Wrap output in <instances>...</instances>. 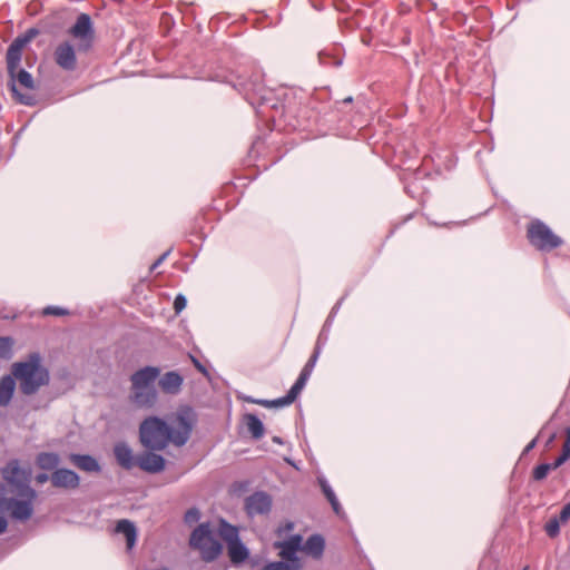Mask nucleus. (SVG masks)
<instances>
[{"label": "nucleus", "instance_id": "f257e3e1", "mask_svg": "<svg viewBox=\"0 0 570 570\" xmlns=\"http://www.w3.org/2000/svg\"><path fill=\"white\" fill-rule=\"evenodd\" d=\"M29 474L21 469L18 460H10L2 468L6 484L0 483V513L10 514L18 521L28 520L33 512L32 500L36 491L29 484Z\"/></svg>", "mask_w": 570, "mask_h": 570}, {"label": "nucleus", "instance_id": "f03ea898", "mask_svg": "<svg viewBox=\"0 0 570 570\" xmlns=\"http://www.w3.org/2000/svg\"><path fill=\"white\" fill-rule=\"evenodd\" d=\"M176 426L171 428L158 416L145 419L139 426V441L149 451H163L169 443L183 446L193 431V420L188 412L178 413Z\"/></svg>", "mask_w": 570, "mask_h": 570}, {"label": "nucleus", "instance_id": "7ed1b4c3", "mask_svg": "<svg viewBox=\"0 0 570 570\" xmlns=\"http://www.w3.org/2000/svg\"><path fill=\"white\" fill-rule=\"evenodd\" d=\"M67 32L76 40V45L70 40L58 43L53 50V60L63 71L73 72L78 68L77 52L87 53L95 45L96 31L90 14H78Z\"/></svg>", "mask_w": 570, "mask_h": 570}, {"label": "nucleus", "instance_id": "20e7f679", "mask_svg": "<svg viewBox=\"0 0 570 570\" xmlns=\"http://www.w3.org/2000/svg\"><path fill=\"white\" fill-rule=\"evenodd\" d=\"M210 80L230 85L253 107H264L268 101L269 92L264 85L263 73L254 68L245 69L240 73L234 71L215 72Z\"/></svg>", "mask_w": 570, "mask_h": 570}, {"label": "nucleus", "instance_id": "39448f33", "mask_svg": "<svg viewBox=\"0 0 570 570\" xmlns=\"http://www.w3.org/2000/svg\"><path fill=\"white\" fill-rule=\"evenodd\" d=\"M11 374L19 382L23 395H33L50 382L49 370L42 365L38 352L29 353L26 360L13 363Z\"/></svg>", "mask_w": 570, "mask_h": 570}, {"label": "nucleus", "instance_id": "423d86ee", "mask_svg": "<svg viewBox=\"0 0 570 570\" xmlns=\"http://www.w3.org/2000/svg\"><path fill=\"white\" fill-rule=\"evenodd\" d=\"M160 370L156 366H145L130 376V401L139 407H151L157 401L155 381Z\"/></svg>", "mask_w": 570, "mask_h": 570}, {"label": "nucleus", "instance_id": "0eeeda50", "mask_svg": "<svg viewBox=\"0 0 570 570\" xmlns=\"http://www.w3.org/2000/svg\"><path fill=\"white\" fill-rule=\"evenodd\" d=\"M217 535H219L218 528L212 527L209 521L202 522L193 530L189 544L193 549L199 551L204 561L212 562L216 560L223 551V544Z\"/></svg>", "mask_w": 570, "mask_h": 570}, {"label": "nucleus", "instance_id": "6e6552de", "mask_svg": "<svg viewBox=\"0 0 570 570\" xmlns=\"http://www.w3.org/2000/svg\"><path fill=\"white\" fill-rule=\"evenodd\" d=\"M525 237L529 244L541 253H550L561 247L564 240L543 220L533 218L527 224Z\"/></svg>", "mask_w": 570, "mask_h": 570}, {"label": "nucleus", "instance_id": "1a4fd4ad", "mask_svg": "<svg viewBox=\"0 0 570 570\" xmlns=\"http://www.w3.org/2000/svg\"><path fill=\"white\" fill-rule=\"evenodd\" d=\"M218 534L227 544L228 556L232 563L240 564L248 558L249 551L242 542L237 527L220 518L218 521Z\"/></svg>", "mask_w": 570, "mask_h": 570}, {"label": "nucleus", "instance_id": "9d476101", "mask_svg": "<svg viewBox=\"0 0 570 570\" xmlns=\"http://www.w3.org/2000/svg\"><path fill=\"white\" fill-rule=\"evenodd\" d=\"M39 33V29L29 28L24 33L19 35L8 47L6 55L7 69L12 77H14V73L20 66L23 48Z\"/></svg>", "mask_w": 570, "mask_h": 570}, {"label": "nucleus", "instance_id": "9b49d317", "mask_svg": "<svg viewBox=\"0 0 570 570\" xmlns=\"http://www.w3.org/2000/svg\"><path fill=\"white\" fill-rule=\"evenodd\" d=\"M271 108L274 109V114L269 117L274 121H276V116H278V120L284 121V124L293 130H305L308 127V121L305 118L309 112L307 107H299V115L295 114V109L292 106H283L281 111L275 105H272Z\"/></svg>", "mask_w": 570, "mask_h": 570}, {"label": "nucleus", "instance_id": "f8f14e48", "mask_svg": "<svg viewBox=\"0 0 570 570\" xmlns=\"http://www.w3.org/2000/svg\"><path fill=\"white\" fill-rule=\"evenodd\" d=\"M272 498L264 491H256L245 499V511L249 517L269 513Z\"/></svg>", "mask_w": 570, "mask_h": 570}, {"label": "nucleus", "instance_id": "ddd939ff", "mask_svg": "<svg viewBox=\"0 0 570 570\" xmlns=\"http://www.w3.org/2000/svg\"><path fill=\"white\" fill-rule=\"evenodd\" d=\"M157 451L146 450L137 456V466L147 473H159L165 469L166 460Z\"/></svg>", "mask_w": 570, "mask_h": 570}, {"label": "nucleus", "instance_id": "4468645a", "mask_svg": "<svg viewBox=\"0 0 570 570\" xmlns=\"http://www.w3.org/2000/svg\"><path fill=\"white\" fill-rule=\"evenodd\" d=\"M51 484L58 489H77L80 484L79 475L70 469H56L50 475Z\"/></svg>", "mask_w": 570, "mask_h": 570}, {"label": "nucleus", "instance_id": "2eb2a0df", "mask_svg": "<svg viewBox=\"0 0 570 570\" xmlns=\"http://www.w3.org/2000/svg\"><path fill=\"white\" fill-rule=\"evenodd\" d=\"M452 208L451 204L445 203L440 206V210L444 213H435L429 215V223L436 227L453 228L460 227L462 220L455 219V216L446 214Z\"/></svg>", "mask_w": 570, "mask_h": 570}, {"label": "nucleus", "instance_id": "dca6fc26", "mask_svg": "<svg viewBox=\"0 0 570 570\" xmlns=\"http://www.w3.org/2000/svg\"><path fill=\"white\" fill-rule=\"evenodd\" d=\"M114 455L117 463L125 470H131L137 465V456L134 455L131 448L124 441L115 444Z\"/></svg>", "mask_w": 570, "mask_h": 570}, {"label": "nucleus", "instance_id": "f3484780", "mask_svg": "<svg viewBox=\"0 0 570 570\" xmlns=\"http://www.w3.org/2000/svg\"><path fill=\"white\" fill-rule=\"evenodd\" d=\"M299 394L291 387L286 395L282 397H277L274 400H266V399H254L252 396L246 397V401L252 404L262 405L264 407L271 409V407H284L287 405H291L295 402Z\"/></svg>", "mask_w": 570, "mask_h": 570}, {"label": "nucleus", "instance_id": "a211bd4d", "mask_svg": "<svg viewBox=\"0 0 570 570\" xmlns=\"http://www.w3.org/2000/svg\"><path fill=\"white\" fill-rule=\"evenodd\" d=\"M275 548L279 549V557L282 558L281 561H285L288 564H291L293 570H302L303 569V561L298 557V550L297 548L287 544L284 541H277L275 542Z\"/></svg>", "mask_w": 570, "mask_h": 570}, {"label": "nucleus", "instance_id": "6ab92c4d", "mask_svg": "<svg viewBox=\"0 0 570 570\" xmlns=\"http://www.w3.org/2000/svg\"><path fill=\"white\" fill-rule=\"evenodd\" d=\"M184 377L177 371L166 372L159 380L158 385L166 394H178L181 390Z\"/></svg>", "mask_w": 570, "mask_h": 570}, {"label": "nucleus", "instance_id": "aec40b11", "mask_svg": "<svg viewBox=\"0 0 570 570\" xmlns=\"http://www.w3.org/2000/svg\"><path fill=\"white\" fill-rule=\"evenodd\" d=\"M69 460L78 469L86 472H100L101 470L98 460L90 454L72 453L70 454Z\"/></svg>", "mask_w": 570, "mask_h": 570}, {"label": "nucleus", "instance_id": "412c9836", "mask_svg": "<svg viewBox=\"0 0 570 570\" xmlns=\"http://www.w3.org/2000/svg\"><path fill=\"white\" fill-rule=\"evenodd\" d=\"M115 531L125 535L127 550H131L135 547L137 541V528L132 521L128 519L119 520Z\"/></svg>", "mask_w": 570, "mask_h": 570}, {"label": "nucleus", "instance_id": "4be33fe9", "mask_svg": "<svg viewBox=\"0 0 570 570\" xmlns=\"http://www.w3.org/2000/svg\"><path fill=\"white\" fill-rule=\"evenodd\" d=\"M16 390V380L12 374H6L0 379V406L9 405Z\"/></svg>", "mask_w": 570, "mask_h": 570}, {"label": "nucleus", "instance_id": "5701e85b", "mask_svg": "<svg viewBox=\"0 0 570 570\" xmlns=\"http://www.w3.org/2000/svg\"><path fill=\"white\" fill-rule=\"evenodd\" d=\"M325 541L321 534H312L304 543L303 551L309 553L313 558L320 559L323 556Z\"/></svg>", "mask_w": 570, "mask_h": 570}, {"label": "nucleus", "instance_id": "b1692460", "mask_svg": "<svg viewBox=\"0 0 570 570\" xmlns=\"http://www.w3.org/2000/svg\"><path fill=\"white\" fill-rule=\"evenodd\" d=\"M244 421L253 439L259 440L261 438H263L265 428L262 420L256 414H245Z\"/></svg>", "mask_w": 570, "mask_h": 570}, {"label": "nucleus", "instance_id": "393cba45", "mask_svg": "<svg viewBox=\"0 0 570 570\" xmlns=\"http://www.w3.org/2000/svg\"><path fill=\"white\" fill-rule=\"evenodd\" d=\"M60 462L59 455L55 452H41L37 456V464L42 470L57 469Z\"/></svg>", "mask_w": 570, "mask_h": 570}, {"label": "nucleus", "instance_id": "a878e982", "mask_svg": "<svg viewBox=\"0 0 570 570\" xmlns=\"http://www.w3.org/2000/svg\"><path fill=\"white\" fill-rule=\"evenodd\" d=\"M320 484H321V488H322V491L325 495V498L328 500V502L331 503L332 505V509L333 511L336 513V514H340L342 508H341V504L332 489V487L327 483L326 480H320Z\"/></svg>", "mask_w": 570, "mask_h": 570}, {"label": "nucleus", "instance_id": "bb28decb", "mask_svg": "<svg viewBox=\"0 0 570 570\" xmlns=\"http://www.w3.org/2000/svg\"><path fill=\"white\" fill-rule=\"evenodd\" d=\"M14 100L24 106H35L37 99L32 94H22L17 89L14 80L9 85Z\"/></svg>", "mask_w": 570, "mask_h": 570}, {"label": "nucleus", "instance_id": "cd10ccee", "mask_svg": "<svg viewBox=\"0 0 570 570\" xmlns=\"http://www.w3.org/2000/svg\"><path fill=\"white\" fill-rule=\"evenodd\" d=\"M314 371V367L313 366H309L307 364L304 365V367L302 368L297 380L295 381V383L292 385V387L298 393L301 394V392L303 391V389L305 387L307 381L309 380L312 373Z\"/></svg>", "mask_w": 570, "mask_h": 570}, {"label": "nucleus", "instance_id": "c85d7f7f", "mask_svg": "<svg viewBox=\"0 0 570 570\" xmlns=\"http://www.w3.org/2000/svg\"><path fill=\"white\" fill-rule=\"evenodd\" d=\"M13 340L10 336L0 337V357L8 360L12 355Z\"/></svg>", "mask_w": 570, "mask_h": 570}, {"label": "nucleus", "instance_id": "c756f323", "mask_svg": "<svg viewBox=\"0 0 570 570\" xmlns=\"http://www.w3.org/2000/svg\"><path fill=\"white\" fill-rule=\"evenodd\" d=\"M551 471V468H550V464L549 463H541V464H538L533 470H532V479L534 481H542L544 480L549 472Z\"/></svg>", "mask_w": 570, "mask_h": 570}, {"label": "nucleus", "instance_id": "7c9ffc66", "mask_svg": "<svg viewBox=\"0 0 570 570\" xmlns=\"http://www.w3.org/2000/svg\"><path fill=\"white\" fill-rule=\"evenodd\" d=\"M560 521L554 517L544 524V531L549 538H556L560 533Z\"/></svg>", "mask_w": 570, "mask_h": 570}, {"label": "nucleus", "instance_id": "2f4dec72", "mask_svg": "<svg viewBox=\"0 0 570 570\" xmlns=\"http://www.w3.org/2000/svg\"><path fill=\"white\" fill-rule=\"evenodd\" d=\"M18 81L21 86H23L27 89H33V78L30 72H28L26 69H20L18 71Z\"/></svg>", "mask_w": 570, "mask_h": 570}, {"label": "nucleus", "instance_id": "473e14b6", "mask_svg": "<svg viewBox=\"0 0 570 570\" xmlns=\"http://www.w3.org/2000/svg\"><path fill=\"white\" fill-rule=\"evenodd\" d=\"M42 314L46 316H66L69 315V311L60 306L49 305L42 309Z\"/></svg>", "mask_w": 570, "mask_h": 570}, {"label": "nucleus", "instance_id": "72a5a7b5", "mask_svg": "<svg viewBox=\"0 0 570 570\" xmlns=\"http://www.w3.org/2000/svg\"><path fill=\"white\" fill-rule=\"evenodd\" d=\"M200 519V512L197 508H190L185 512L184 521L186 524L191 525L198 522Z\"/></svg>", "mask_w": 570, "mask_h": 570}, {"label": "nucleus", "instance_id": "f704fd0d", "mask_svg": "<svg viewBox=\"0 0 570 570\" xmlns=\"http://www.w3.org/2000/svg\"><path fill=\"white\" fill-rule=\"evenodd\" d=\"M347 296V294H345L344 296H342L336 303L335 305L332 307L331 312H330V315L327 316L326 321H325V325H330L331 322L333 321V318L335 317V315L337 314V312L340 311L345 297Z\"/></svg>", "mask_w": 570, "mask_h": 570}, {"label": "nucleus", "instance_id": "c9c22d12", "mask_svg": "<svg viewBox=\"0 0 570 570\" xmlns=\"http://www.w3.org/2000/svg\"><path fill=\"white\" fill-rule=\"evenodd\" d=\"M284 542L303 551L304 543L301 534H293L288 539L284 540Z\"/></svg>", "mask_w": 570, "mask_h": 570}, {"label": "nucleus", "instance_id": "e433bc0d", "mask_svg": "<svg viewBox=\"0 0 570 570\" xmlns=\"http://www.w3.org/2000/svg\"><path fill=\"white\" fill-rule=\"evenodd\" d=\"M187 305V299L183 294H178L174 299L175 313L179 314Z\"/></svg>", "mask_w": 570, "mask_h": 570}, {"label": "nucleus", "instance_id": "4c0bfd02", "mask_svg": "<svg viewBox=\"0 0 570 570\" xmlns=\"http://www.w3.org/2000/svg\"><path fill=\"white\" fill-rule=\"evenodd\" d=\"M566 441L563 443L561 453L570 459V425L564 429Z\"/></svg>", "mask_w": 570, "mask_h": 570}, {"label": "nucleus", "instance_id": "58836bf2", "mask_svg": "<svg viewBox=\"0 0 570 570\" xmlns=\"http://www.w3.org/2000/svg\"><path fill=\"white\" fill-rule=\"evenodd\" d=\"M560 522H567L570 519V502L564 504L558 517H554Z\"/></svg>", "mask_w": 570, "mask_h": 570}, {"label": "nucleus", "instance_id": "ea45409f", "mask_svg": "<svg viewBox=\"0 0 570 570\" xmlns=\"http://www.w3.org/2000/svg\"><path fill=\"white\" fill-rule=\"evenodd\" d=\"M321 355V344L318 346H314V351L306 362L307 365L315 367L317 360Z\"/></svg>", "mask_w": 570, "mask_h": 570}, {"label": "nucleus", "instance_id": "a19ab883", "mask_svg": "<svg viewBox=\"0 0 570 570\" xmlns=\"http://www.w3.org/2000/svg\"><path fill=\"white\" fill-rule=\"evenodd\" d=\"M568 460H569V458H567L566 455L560 453L552 463H549L551 470L558 469L559 466H561Z\"/></svg>", "mask_w": 570, "mask_h": 570}, {"label": "nucleus", "instance_id": "79ce46f5", "mask_svg": "<svg viewBox=\"0 0 570 570\" xmlns=\"http://www.w3.org/2000/svg\"><path fill=\"white\" fill-rule=\"evenodd\" d=\"M191 361H193L194 366H195V367H196V368H197L202 374H204L205 376H208V375H209V373H208V371H207L206 366H205V365H203V364L199 362V360H198V358H196V357L191 356Z\"/></svg>", "mask_w": 570, "mask_h": 570}, {"label": "nucleus", "instance_id": "37998d69", "mask_svg": "<svg viewBox=\"0 0 570 570\" xmlns=\"http://www.w3.org/2000/svg\"><path fill=\"white\" fill-rule=\"evenodd\" d=\"M326 342H327V335L324 333V328H323L317 336L315 346H318L321 344V351H322L323 347L325 346Z\"/></svg>", "mask_w": 570, "mask_h": 570}, {"label": "nucleus", "instance_id": "c03bdc74", "mask_svg": "<svg viewBox=\"0 0 570 570\" xmlns=\"http://www.w3.org/2000/svg\"><path fill=\"white\" fill-rule=\"evenodd\" d=\"M474 13L478 16V18L485 20L488 19L489 10L484 7H479L474 9Z\"/></svg>", "mask_w": 570, "mask_h": 570}, {"label": "nucleus", "instance_id": "a18cd8bd", "mask_svg": "<svg viewBox=\"0 0 570 570\" xmlns=\"http://www.w3.org/2000/svg\"><path fill=\"white\" fill-rule=\"evenodd\" d=\"M537 443H538V438H534L533 440H531V441L525 445V448L523 449V451H522V455H525V454H528L530 451H532V450L535 448Z\"/></svg>", "mask_w": 570, "mask_h": 570}, {"label": "nucleus", "instance_id": "49530a36", "mask_svg": "<svg viewBox=\"0 0 570 570\" xmlns=\"http://www.w3.org/2000/svg\"><path fill=\"white\" fill-rule=\"evenodd\" d=\"M50 479V476L47 473H38L36 475V481L40 484L47 482Z\"/></svg>", "mask_w": 570, "mask_h": 570}, {"label": "nucleus", "instance_id": "de8ad7c7", "mask_svg": "<svg viewBox=\"0 0 570 570\" xmlns=\"http://www.w3.org/2000/svg\"><path fill=\"white\" fill-rule=\"evenodd\" d=\"M8 528V521L3 515H0V534L3 533Z\"/></svg>", "mask_w": 570, "mask_h": 570}, {"label": "nucleus", "instance_id": "09e8293b", "mask_svg": "<svg viewBox=\"0 0 570 570\" xmlns=\"http://www.w3.org/2000/svg\"><path fill=\"white\" fill-rule=\"evenodd\" d=\"M168 253H165L163 254L157 261L156 263L154 264V267H156L157 265L161 264V262H164L166 259V256H167Z\"/></svg>", "mask_w": 570, "mask_h": 570}, {"label": "nucleus", "instance_id": "8fccbe9b", "mask_svg": "<svg viewBox=\"0 0 570 570\" xmlns=\"http://www.w3.org/2000/svg\"><path fill=\"white\" fill-rule=\"evenodd\" d=\"M168 253H165L163 254L157 261L156 263L154 264V267H156L157 265L161 264V262H164L166 259V256H167Z\"/></svg>", "mask_w": 570, "mask_h": 570}, {"label": "nucleus", "instance_id": "3c124183", "mask_svg": "<svg viewBox=\"0 0 570 570\" xmlns=\"http://www.w3.org/2000/svg\"><path fill=\"white\" fill-rule=\"evenodd\" d=\"M168 253H165L163 254L157 261L156 263L154 264V267H156L157 265L161 264V262H164L166 259V256H167Z\"/></svg>", "mask_w": 570, "mask_h": 570}, {"label": "nucleus", "instance_id": "603ef678", "mask_svg": "<svg viewBox=\"0 0 570 570\" xmlns=\"http://www.w3.org/2000/svg\"><path fill=\"white\" fill-rule=\"evenodd\" d=\"M168 253H165L163 254L157 261L156 263L154 264V267H156L157 265L161 264V262H164L166 259V256H167Z\"/></svg>", "mask_w": 570, "mask_h": 570}, {"label": "nucleus", "instance_id": "864d4df0", "mask_svg": "<svg viewBox=\"0 0 570 570\" xmlns=\"http://www.w3.org/2000/svg\"><path fill=\"white\" fill-rule=\"evenodd\" d=\"M353 101V97L348 96L342 100L343 104H351Z\"/></svg>", "mask_w": 570, "mask_h": 570}, {"label": "nucleus", "instance_id": "5fc2aeb1", "mask_svg": "<svg viewBox=\"0 0 570 570\" xmlns=\"http://www.w3.org/2000/svg\"><path fill=\"white\" fill-rule=\"evenodd\" d=\"M554 438H556V434H552V435L548 439V441H547V445H549L550 443H552V442H553V440H554Z\"/></svg>", "mask_w": 570, "mask_h": 570}, {"label": "nucleus", "instance_id": "6e6d98bb", "mask_svg": "<svg viewBox=\"0 0 570 570\" xmlns=\"http://www.w3.org/2000/svg\"><path fill=\"white\" fill-rule=\"evenodd\" d=\"M468 38H469V40H471L472 42H475V41H476V39H479L478 37H474V36H472V35H468Z\"/></svg>", "mask_w": 570, "mask_h": 570}, {"label": "nucleus", "instance_id": "4d7b16f0", "mask_svg": "<svg viewBox=\"0 0 570 570\" xmlns=\"http://www.w3.org/2000/svg\"><path fill=\"white\" fill-rule=\"evenodd\" d=\"M274 441L277 442V443H282L279 438H274Z\"/></svg>", "mask_w": 570, "mask_h": 570}, {"label": "nucleus", "instance_id": "13d9d810", "mask_svg": "<svg viewBox=\"0 0 570 570\" xmlns=\"http://www.w3.org/2000/svg\"><path fill=\"white\" fill-rule=\"evenodd\" d=\"M470 31L474 32V27L473 26H470Z\"/></svg>", "mask_w": 570, "mask_h": 570}, {"label": "nucleus", "instance_id": "bf43d9fd", "mask_svg": "<svg viewBox=\"0 0 570 570\" xmlns=\"http://www.w3.org/2000/svg\"><path fill=\"white\" fill-rule=\"evenodd\" d=\"M464 21H465V24H466L468 23V14L466 13H465Z\"/></svg>", "mask_w": 570, "mask_h": 570}, {"label": "nucleus", "instance_id": "052dcab7", "mask_svg": "<svg viewBox=\"0 0 570 570\" xmlns=\"http://www.w3.org/2000/svg\"><path fill=\"white\" fill-rule=\"evenodd\" d=\"M522 570H529V566H525Z\"/></svg>", "mask_w": 570, "mask_h": 570}]
</instances>
